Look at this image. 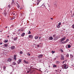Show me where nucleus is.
Returning <instances> with one entry per match:
<instances>
[{
    "instance_id": "nucleus-56",
    "label": "nucleus",
    "mask_w": 74,
    "mask_h": 74,
    "mask_svg": "<svg viewBox=\"0 0 74 74\" xmlns=\"http://www.w3.org/2000/svg\"><path fill=\"white\" fill-rule=\"evenodd\" d=\"M40 70V71H41V70Z\"/></svg>"
},
{
    "instance_id": "nucleus-6",
    "label": "nucleus",
    "mask_w": 74,
    "mask_h": 74,
    "mask_svg": "<svg viewBox=\"0 0 74 74\" xmlns=\"http://www.w3.org/2000/svg\"><path fill=\"white\" fill-rule=\"evenodd\" d=\"M42 56H43V55H42L40 54L38 56V58H42Z\"/></svg>"
},
{
    "instance_id": "nucleus-33",
    "label": "nucleus",
    "mask_w": 74,
    "mask_h": 74,
    "mask_svg": "<svg viewBox=\"0 0 74 74\" xmlns=\"http://www.w3.org/2000/svg\"><path fill=\"white\" fill-rule=\"evenodd\" d=\"M6 69V67L5 66H3V69Z\"/></svg>"
},
{
    "instance_id": "nucleus-22",
    "label": "nucleus",
    "mask_w": 74,
    "mask_h": 74,
    "mask_svg": "<svg viewBox=\"0 0 74 74\" xmlns=\"http://www.w3.org/2000/svg\"><path fill=\"white\" fill-rule=\"evenodd\" d=\"M5 42H8V40H6L4 41Z\"/></svg>"
},
{
    "instance_id": "nucleus-15",
    "label": "nucleus",
    "mask_w": 74,
    "mask_h": 74,
    "mask_svg": "<svg viewBox=\"0 0 74 74\" xmlns=\"http://www.w3.org/2000/svg\"><path fill=\"white\" fill-rule=\"evenodd\" d=\"M56 35H53V38H56Z\"/></svg>"
},
{
    "instance_id": "nucleus-8",
    "label": "nucleus",
    "mask_w": 74,
    "mask_h": 74,
    "mask_svg": "<svg viewBox=\"0 0 74 74\" xmlns=\"http://www.w3.org/2000/svg\"><path fill=\"white\" fill-rule=\"evenodd\" d=\"M25 35V33H23V34L21 35V36L22 37H24Z\"/></svg>"
},
{
    "instance_id": "nucleus-21",
    "label": "nucleus",
    "mask_w": 74,
    "mask_h": 74,
    "mask_svg": "<svg viewBox=\"0 0 74 74\" xmlns=\"http://www.w3.org/2000/svg\"><path fill=\"white\" fill-rule=\"evenodd\" d=\"M69 39H67L66 40L65 42H68V41H69Z\"/></svg>"
},
{
    "instance_id": "nucleus-4",
    "label": "nucleus",
    "mask_w": 74,
    "mask_h": 74,
    "mask_svg": "<svg viewBox=\"0 0 74 74\" xmlns=\"http://www.w3.org/2000/svg\"><path fill=\"white\" fill-rule=\"evenodd\" d=\"M53 39V37L52 36H50L49 38V40H52Z\"/></svg>"
},
{
    "instance_id": "nucleus-12",
    "label": "nucleus",
    "mask_w": 74,
    "mask_h": 74,
    "mask_svg": "<svg viewBox=\"0 0 74 74\" xmlns=\"http://www.w3.org/2000/svg\"><path fill=\"white\" fill-rule=\"evenodd\" d=\"M21 61H22L21 60H19L18 61V64L21 63Z\"/></svg>"
},
{
    "instance_id": "nucleus-46",
    "label": "nucleus",
    "mask_w": 74,
    "mask_h": 74,
    "mask_svg": "<svg viewBox=\"0 0 74 74\" xmlns=\"http://www.w3.org/2000/svg\"><path fill=\"white\" fill-rule=\"evenodd\" d=\"M38 4H39V3H37V5H38Z\"/></svg>"
},
{
    "instance_id": "nucleus-24",
    "label": "nucleus",
    "mask_w": 74,
    "mask_h": 74,
    "mask_svg": "<svg viewBox=\"0 0 74 74\" xmlns=\"http://www.w3.org/2000/svg\"><path fill=\"white\" fill-rule=\"evenodd\" d=\"M56 63H59V62L58 61H56Z\"/></svg>"
},
{
    "instance_id": "nucleus-31",
    "label": "nucleus",
    "mask_w": 74,
    "mask_h": 74,
    "mask_svg": "<svg viewBox=\"0 0 74 74\" xmlns=\"http://www.w3.org/2000/svg\"><path fill=\"white\" fill-rule=\"evenodd\" d=\"M61 25V23H58V25H59V26H60V25Z\"/></svg>"
},
{
    "instance_id": "nucleus-14",
    "label": "nucleus",
    "mask_w": 74,
    "mask_h": 74,
    "mask_svg": "<svg viewBox=\"0 0 74 74\" xmlns=\"http://www.w3.org/2000/svg\"><path fill=\"white\" fill-rule=\"evenodd\" d=\"M16 64L15 62H13L12 63V65H16Z\"/></svg>"
},
{
    "instance_id": "nucleus-54",
    "label": "nucleus",
    "mask_w": 74,
    "mask_h": 74,
    "mask_svg": "<svg viewBox=\"0 0 74 74\" xmlns=\"http://www.w3.org/2000/svg\"><path fill=\"white\" fill-rule=\"evenodd\" d=\"M1 27V25H0V27Z\"/></svg>"
},
{
    "instance_id": "nucleus-50",
    "label": "nucleus",
    "mask_w": 74,
    "mask_h": 74,
    "mask_svg": "<svg viewBox=\"0 0 74 74\" xmlns=\"http://www.w3.org/2000/svg\"><path fill=\"white\" fill-rule=\"evenodd\" d=\"M7 37H8V38H9V36H8Z\"/></svg>"
},
{
    "instance_id": "nucleus-20",
    "label": "nucleus",
    "mask_w": 74,
    "mask_h": 74,
    "mask_svg": "<svg viewBox=\"0 0 74 74\" xmlns=\"http://www.w3.org/2000/svg\"><path fill=\"white\" fill-rule=\"evenodd\" d=\"M14 4V1L13 0L12 1V4Z\"/></svg>"
},
{
    "instance_id": "nucleus-1",
    "label": "nucleus",
    "mask_w": 74,
    "mask_h": 74,
    "mask_svg": "<svg viewBox=\"0 0 74 74\" xmlns=\"http://www.w3.org/2000/svg\"><path fill=\"white\" fill-rule=\"evenodd\" d=\"M62 67L63 69H67L69 66L67 65H66L65 64H63L62 65Z\"/></svg>"
},
{
    "instance_id": "nucleus-13",
    "label": "nucleus",
    "mask_w": 74,
    "mask_h": 74,
    "mask_svg": "<svg viewBox=\"0 0 74 74\" xmlns=\"http://www.w3.org/2000/svg\"><path fill=\"white\" fill-rule=\"evenodd\" d=\"M4 45V47H7L8 46V44H5Z\"/></svg>"
},
{
    "instance_id": "nucleus-10",
    "label": "nucleus",
    "mask_w": 74,
    "mask_h": 74,
    "mask_svg": "<svg viewBox=\"0 0 74 74\" xmlns=\"http://www.w3.org/2000/svg\"><path fill=\"white\" fill-rule=\"evenodd\" d=\"M7 12H6L5 11H4V15H5V16H6V15H7Z\"/></svg>"
},
{
    "instance_id": "nucleus-18",
    "label": "nucleus",
    "mask_w": 74,
    "mask_h": 74,
    "mask_svg": "<svg viewBox=\"0 0 74 74\" xmlns=\"http://www.w3.org/2000/svg\"><path fill=\"white\" fill-rule=\"evenodd\" d=\"M14 40H15V41L16 40H17V39H18V37H16V38H14Z\"/></svg>"
},
{
    "instance_id": "nucleus-49",
    "label": "nucleus",
    "mask_w": 74,
    "mask_h": 74,
    "mask_svg": "<svg viewBox=\"0 0 74 74\" xmlns=\"http://www.w3.org/2000/svg\"><path fill=\"white\" fill-rule=\"evenodd\" d=\"M5 28H6V29H7V26L5 27Z\"/></svg>"
},
{
    "instance_id": "nucleus-38",
    "label": "nucleus",
    "mask_w": 74,
    "mask_h": 74,
    "mask_svg": "<svg viewBox=\"0 0 74 74\" xmlns=\"http://www.w3.org/2000/svg\"><path fill=\"white\" fill-rule=\"evenodd\" d=\"M66 42H62V43H63V44H65V43H66Z\"/></svg>"
},
{
    "instance_id": "nucleus-35",
    "label": "nucleus",
    "mask_w": 74,
    "mask_h": 74,
    "mask_svg": "<svg viewBox=\"0 0 74 74\" xmlns=\"http://www.w3.org/2000/svg\"><path fill=\"white\" fill-rule=\"evenodd\" d=\"M66 56H67V57H69V54H67L66 55Z\"/></svg>"
},
{
    "instance_id": "nucleus-7",
    "label": "nucleus",
    "mask_w": 74,
    "mask_h": 74,
    "mask_svg": "<svg viewBox=\"0 0 74 74\" xmlns=\"http://www.w3.org/2000/svg\"><path fill=\"white\" fill-rule=\"evenodd\" d=\"M24 62L25 63H26V64H29V62H28V61H26L25 60H24Z\"/></svg>"
},
{
    "instance_id": "nucleus-26",
    "label": "nucleus",
    "mask_w": 74,
    "mask_h": 74,
    "mask_svg": "<svg viewBox=\"0 0 74 74\" xmlns=\"http://www.w3.org/2000/svg\"><path fill=\"white\" fill-rule=\"evenodd\" d=\"M72 27L73 29H74V25H72Z\"/></svg>"
},
{
    "instance_id": "nucleus-25",
    "label": "nucleus",
    "mask_w": 74,
    "mask_h": 74,
    "mask_svg": "<svg viewBox=\"0 0 74 74\" xmlns=\"http://www.w3.org/2000/svg\"><path fill=\"white\" fill-rule=\"evenodd\" d=\"M8 7H9V8H10L11 7V5L10 4L8 5Z\"/></svg>"
},
{
    "instance_id": "nucleus-9",
    "label": "nucleus",
    "mask_w": 74,
    "mask_h": 74,
    "mask_svg": "<svg viewBox=\"0 0 74 74\" xmlns=\"http://www.w3.org/2000/svg\"><path fill=\"white\" fill-rule=\"evenodd\" d=\"M34 72V69L32 70L30 72V74H32V73H33Z\"/></svg>"
},
{
    "instance_id": "nucleus-19",
    "label": "nucleus",
    "mask_w": 74,
    "mask_h": 74,
    "mask_svg": "<svg viewBox=\"0 0 74 74\" xmlns=\"http://www.w3.org/2000/svg\"><path fill=\"white\" fill-rule=\"evenodd\" d=\"M61 60H64V57H61Z\"/></svg>"
},
{
    "instance_id": "nucleus-41",
    "label": "nucleus",
    "mask_w": 74,
    "mask_h": 74,
    "mask_svg": "<svg viewBox=\"0 0 74 74\" xmlns=\"http://www.w3.org/2000/svg\"><path fill=\"white\" fill-rule=\"evenodd\" d=\"M11 27H14V25H12L11 26Z\"/></svg>"
},
{
    "instance_id": "nucleus-32",
    "label": "nucleus",
    "mask_w": 74,
    "mask_h": 74,
    "mask_svg": "<svg viewBox=\"0 0 74 74\" xmlns=\"http://www.w3.org/2000/svg\"><path fill=\"white\" fill-rule=\"evenodd\" d=\"M16 57H14V60H16Z\"/></svg>"
},
{
    "instance_id": "nucleus-37",
    "label": "nucleus",
    "mask_w": 74,
    "mask_h": 74,
    "mask_svg": "<svg viewBox=\"0 0 74 74\" xmlns=\"http://www.w3.org/2000/svg\"><path fill=\"white\" fill-rule=\"evenodd\" d=\"M61 56L62 57H64V56L63 55H61Z\"/></svg>"
},
{
    "instance_id": "nucleus-45",
    "label": "nucleus",
    "mask_w": 74,
    "mask_h": 74,
    "mask_svg": "<svg viewBox=\"0 0 74 74\" xmlns=\"http://www.w3.org/2000/svg\"><path fill=\"white\" fill-rule=\"evenodd\" d=\"M54 60H56V58H54Z\"/></svg>"
},
{
    "instance_id": "nucleus-17",
    "label": "nucleus",
    "mask_w": 74,
    "mask_h": 74,
    "mask_svg": "<svg viewBox=\"0 0 74 74\" xmlns=\"http://www.w3.org/2000/svg\"><path fill=\"white\" fill-rule=\"evenodd\" d=\"M53 67H57V66L55 65V64H53Z\"/></svg>"
},
{
    "instance_id": "nucleus-29",
    "label": "nucleus",
    "mask_w": 74,
    "mask_h": 74,
    "mask_svg": "<svg viewBox=\"0 0 74 74\" xmlns=\"http://www.w3.org/2000/svg\"><path fill=\"white\" fill-rule=\"evenodd\" d=\"M30 33H31V32H30V31H29V32L28 33V34H30Z\"/></svg>"
},
{
    "instance_id": "nucleus-48",
    "label": "nucleus",
    "mask_w": 74,
    "mask_h": 74,
    "mask_svg": "<svg viewBox=\"0 0 74 74\" xmlns=\"http://www.w3.org/2000/svg\"><path fill=\"white\" fill-rule=\"evenodd\" d=\"M51 19L52 20H53V18H51Z\"/></svg>"
},
{
    "instance_id": "nucleus-30",
    "label": "nucleus",
    "mask_w": 74,
    "mask_h": 74,
    "mask_svg": "<svg viewBox=\"0 0 74 74\" xmlns=\"http://www.w3.org/2000/svg\"><path fill=\"white\" fill-rule=\"evenodd\" d=\"M52 53H55V51H52Z\"/></svg>"
},
{
    "instance_id": "nucleus-52",
    "label": "nucleus",
    "mask_w": 74,
    "mask_h": 74,
    "mask_svg": "<svg viewBox=\"0 0 74 74\" xmlns=\"http://www.w3.org/2000/svg\"><path fill=\"white\" fill-rule=\"evenodd\" d=\"M20 10H22V8H20Z\"/></svg>"
},
{
    "instance_id": "nucleus-47",
    "label": "nucleus",
    "mask_w": 74,
    "mask_h": 74,
    "mask_svg": "<svg viewBox=\"0 0 74 74\" xmlns=\"http://www.w3.org/2000/svg\"><path fill=\"white\" fill-rule=\"evenodd\" d=\"M64 63V61H63V62H62V63Z\"/></svg>"
},
{
    "instance_id": "nucleus-23",
    "label": "nucleus",
    "mask_w": 74,
    "mask_h": 74,
    "mask_svg": "<svg viewBox=\"0 0 74 74\" xmlns=\"http://www.w3.org/2000/svg\"><path fill=\"white\" fill-rule=\"evenodd\" d=\"M20 54H22L23 53V51H21L20 52Z\"/></svg>"
},
{
    "instance_id": "nucleus-42",
    "label": "nucleus",
    "mask_w": 74,
    "mask_h": 74,
    "mask_svg": "<svg viewBox=\"0 0 74 74\" xmlns=\"http://www.w3.org/2000/svg\"><path fill=\"white\" fill-rule=\"evenodd\" d=\"M2 44H3V42L0 43V45H1Z\"/></svg>"
},
{
    "instance_id": "nucleus-40",
    "label": "nucleus",
    "mask_w": 74,
    "mask_h": 74,
    "mask_svg": "<svg viewBox=\"0 0 74 74\" xmlns=\"http://www.w3.org/2000/svg\"><path fill=\"white\" fill-rule=\"evenodd\" d=\"M14 58H16V55H15L14 56Z\"/></svg>"
},
{
    "instance_id": "nucleus-39",
    "label": "nucleus",
    "mask_w": 74,
    "mask_h": 74,
    "mask_svg": "<svg viewBox=\"0 0 74 74\" xmlns=\"http://www.w3.org/2000/svg\"><path fill=\"white\" fill-rule=\"evenodd\" d=\"M27 55L28 56H30V54L29 53H28Z\"/></svg>"
},
{
    "instance_id": "nucleus-5",
    "label": "nucleus",
    "mask_w": 74,
    "mask_h": 74,
    "mask_svg": "<svg viewBox=\"0 0 74 74\" xmlns=\"http://www.w3.org/2000/svg\"><path fill=\"white\" fill-rule=\"evenodd\" d=\"M68 47V48H71V45H66V47Z\"/></svg>"
},
{
    "instance_id": "nucleus-3",
    "label": "nucleus",
    "mask_w": 74,
    "mask_h": 74,
    "mask_svg": "<svg viewBox=\"0 0 74 74\" xmlns=\"http://www.w3.org/2000/svg\"><path fill=\"white\" fill-rule=\"evenodd\" d=\"M65 40H66V37H65L63 38H62L61 39L60 41L61 42H62V41H63Z\"/></svg>"
},
{
    "instance_id": "nucleus-36",
    "label": "nucleus",
    "mask_w": 74,
    "mask_h": 74,
    "mask_svg": "<svg viewBox=\"0 0 74 74\" xmlns=\"http://www.w3.org/2000/svg\"><path fill=\"white\" fill-rule=\"evenodd\" d=\"M37 47H38V48L40 47V45H37Z\"/></svg>"
},
{
    "instance_id": "nucleus-28",
    "label": "nucleus",
    "mask_w": 74,
    "mask_h": 74,
    "mask_svg": "<svg viewBox=\"0 0 74 74\" xmlns=\"http://www.w3.org/2000/svg\"><path fill=\"white\" fill-rule=\"evenodd\" d=\"M57 27H58V28H59V27H60V26L59 25H58L57 26Z\"/></svg>"
},
{
    "instance_id": "nucleus-57",
    "label": "nucleus",
    "mask_w": 74,
    "mask_h": 74,
    "mask_svg": "<svg viewBox=\"0 0 74 74\" xmlns=\"http://www.w3.org/2000/svg\"><path fill=\"white\" fill-rule=\"evenodd\" d=\"M49 67H50V66H49Z\"/></svg>"
},
{
    "instance_id": "nucleus-2",
    "label": "nucleus",
    "mask_w": 74,
    "mask_h": 74,
    "mask_svg": "<svg viewBox=\"0 0 74 74\" xmlns=\"http://www.w3.org/2000/svg\"><path fill=\"white\" fill-rule=\"evenodd\" d=\"M15 48V46H13L11 47V49H14Z\"/></svg>"
},
{
    "instance_id": "nucleus-27",
    "label": "nucleus",
    "mask_w": 74,
    "mask_h": 74,
    "mask_svg": "<svg viewBox=\"0 0 74 74\" xmlns=\"http://www.w3.org/2000/svg\"><path fill=\"white\" fill-rule=\"evenodd\" d=\"M38 37H37V36H36V37H35V39H38Z\"/></svg>"
},
{
    "instance_id": "nucleus-34",
    "label": "nucleus",
    "mask_w": 74,
    "mask_h": 74,
    "mask_svg": "<svg viewBox=\"0 0 74 74\" xmlns=\"http://www.w3.org/2000/svg\"><path fill=\"white\" fill-rule=\"evenodd\" d=\"M17 7H18V8H19V7H20V6H19V5H17Z\"/></svg>"
},
{
    "instance_id": "nucleus-44",
    "label": "nucleus",
    "mask_w": 74,
    "mask_h": 74,
    "mask_svg": "<svg viewBox=\"0 0 74 74\" xmlns=\"http://www.w3.org/2000/svg\"><path fill=\"white\" fill-rule=\"evenodd\" d=\"M41 37H39V40H41Z\"/></svg>"
},
{
    "instance_id": "nucleus-53",
    "label": "nucleus",
    "mask_w": 74,
    "mask_h": 74,
    "mask_svg": "<svg viewBox=\"0 0 74 74\" xmlns=\"http://www.w3.org/2000/svg\"><path fill=\"white\" fill-rule=\"evenodd\" d=\"M72 56V57H73V56Z\"/></svg>"
},
{
    "instance_id": "nucleus-43",
    "label": "nucleus",
    "mask_w": 74,
    "mask_h": 74,
    "mask_svg": "<svg viewBox=\"0 0 74 74\" xmlns=\"http://www.w3.org/2000/svg\"><path fill=\"white\" fill-rule=\"evenodd\" d=\"M29 72H30V71H27V73H29Z\"/></svg>"
},
{
    "instance_id": "nucleus-11",
    "label": "nucleus",
    "mask_w": 74,
    "mask_h": 74,
    "mask_svg": "<svg viewBox=\"0 0 74 74\" xmlns=\"http://www.w3.org/2000/svg\"><path fill=\"white\" fill-rule=\"evenodd\" d=\"M8 62H11V61H12V59H9L8 60Z\"/></svg>"
},
{
    "instance_id": "nucleus-51",
    "label": "nucleus",
    "mask_w": 74,
    "mask_h": 74,
    "mask_svg": "<svg viewBox=\"0 0 74 74\" xmlns=\"http://www.w3.org/2000/svg\"><path fill=\"white\" fill-rule=\"evenodd\" d=\"M37 0V1H39L40 0Z\"/></svg>"
},
{
    "instance_id": "nucleus-55",
    "label": "nucleus",
    "mask_w": 74,
    "mask_h": 74,
    "mask_svg": "<svg viewBox=\"0 0 74 74\" xmlns=\"http://www.w3.org/2000/svg\"><path fill=\"white\" fill-rule=\"evenodd\" d=\"M0 32H1L2 31H0Z\"/></svg>"
},
{
    "instance_id": "nucleus-16",
    "label": "nucleus",
    "mask_w": 74,
    "mask_h": 74,
    "mask_svg": "<svg viewBox=\"0 0 74 74\" xmlns=\"http://www.w3.org/2000/svg\"><path fill=\"white\" fill-rule=\"evenodd\" d=\"M29 38H32V37H33V36L32 35H29Z\"/></svg>"
}]
</instances>
